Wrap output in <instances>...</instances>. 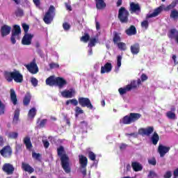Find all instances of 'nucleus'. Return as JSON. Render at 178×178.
Wrapping results in <instances>:
<instances>
[{"label":"nucleus","mask_w":178,"mask_h":178,"mask_svg":"<svg viewBox=\"0 0 178 178\" xmlns=\"http://www.w3.org/2000/svg\"><path fill=\"white\" fill-rule=\"evenodd\" d=\"M65 152V147L63 146H60L57 148V154L60 157L61 161V166L66 173H70L72 172V168H70V159L69 156L66 154Z\"/></svg>","instance_id":"f257e3e1"},{"label":"nucleus","mask_w":178,"mask_h":178,"mask_svg":"<svg viewBox=\"0 0 178 178\" xmlns=\"http://www.w3.org/2000/svg\"><path fill=\"white\" fill-rule=\"evenodd\" d=\"M4 78L8 83L15 81V83H23V74L20 72L15 70L13 72H4Z\"/></svg>","instance_id":"f03ea898"},{"label":"nucleus","mask_w":178,"mask_h":178,"mask_svg":"<svg viewBox=\"0 0 178 178\" xmlns=\"http://www.w3.org/2000/svg\"><path fill=\"white\" fill-rule=\"evenodd\" d=\"M162 10H163V7H162V6H160L159 7L154 9L152 13L147 14L145 18L146 20H143L140 24L141 28L145 29V30H147L149 26L148 19H151L152 17H156V16L159 15L162 13Z\"/></svg>","instance_id":"7ed1b4c3"},{"label":"nucleus","mask_w":178,"mask_h":178,"mask_svg":"<svg viewBox=\"0 0 178 178\" xmlns=\"http://www.w3.org/2000/svg\"><path fill=\"white\" fill-rule=\"evenodd\" d=\"M140 118H141V114L138 113H131L129 115L124 116L120 122L122 124H131V123H136Z\"/></svg>","instance_id":"20e7f679"},{"label":"nucleus","mask_w":178,"mask_h":178,"mask_svg":"<svg viewBox=\"0 0 178 178\" xmlns=\"http://www.w3.org/2000/svg\"><path fill=\"white\" fill-rule=\"evenodd\" d=\"M129 16L130 13L124 7H121L118 10V19L121 23H129Z\"/></svg>","instance_id":"39448f33"},{"label":"nucleus","mask_w":178,"mask_h":178,"mask_svg":"<svg viewBox=\"0 0 178 178\" xmlns=\"http://www.w3.org/2000/svg\"><path fill=\"white\" fill-rule=\"evenodd\" d=\"M55 7L54 6H50L43 18V22H44L45 24H51V23H52L54 17H55Z\"/></svg>","instance_id":"423d86ee"},{"label":"nucleus","mask_w":178,"mask_h":178,"mask_svg":"<svg viewBox=\"0 0 178 178\" xmlns=\"http://www.w3.org/2000/svg\"><path fill=\"white\" fill-rule=\"evenodd\" d=\"M20 34H22V29L19 25H14L11 31L10 41L12 44H16V40L20 39Z\"/></svg>","instance_id":"0eeeda50"},{"label":"nucleus","mask_w":178,"mask_h":178,"mask_svg":"<svg viewBox=\"0 0 178 178\" xmlns=\"http://www.w3.org/2000/svg\"><path fill=\"white\" fill-rule=\"evenodd\" d=\"M78 102L82 108H88V109L90 111L94 109V106H92L91 100H90L88 97H79Z\"/></svg>","instance_id":"6e6552de"},{"label":"nucleus","mask_w":178,"mask_h":178,"mask_svg":"<svg viewBox=\"0 0 178 178\" xmlns=\"http://www.w3.org/2000/svg\"><path fill=\"white\" fill-rule=\"evenodd\" d=\"M0 154L3 158H10L13 154V150L10 146L6 145L0 150Z\"/></svg>","instance_id":"1a4fd4ad"},{"label":"nucleus","mask_w":178,"mask_h":178,"mask_svg":"<svg viewBox=\"0 0 178 178\" xmlns=\"http://www.w3.org/2000/svg\"><path fill=\"white\" fill-rule=\"evenodd\" d=\"M25 67H26L27 70H29L31 74H37L38 72V66H37V63H35V60L26 65Z\"/></svg>","instance_id":"9d476101"},{"label":"nucleus","mask_w":178,"mask_h":178,"mask_svg":"<svg viewBox=\"0 0 178 178\" xmlns=\"http://www.w3.org/2000/svg\"><path fill=\"white\" fill-rule=\"evenodd\" d=\"M154 133V127H147V128H140L138 129V134L140 136H147L149 137V136H151Z\"/></svg>","instance_id":"9b49d317"},{"label":"nucleus","mask_w":178,"mask_h":178,"mask_svg":"<svg viewBox=\"0 0 178 178\" xmlns=\"http://www.w3.org/2000/svg\"><path fill=\"white\" fill-rule=\"evenodd\" d=\"M2 170L6 175H10L15 172V167L11 163H6L3 165Z\"/></svg>","instance_id":"f8f14e48"},{"label":"nucleus","mask_w":178,"mask_h":178,"mask_svg":"<svg viewBox=\"0 0 178 178\" xmlns=\"http://www.w3.org/2000/svg\"><path fill=\"white\" fill-rule=\"evenodd\" d=\"M34 35L31 33H24V35L22 40V45H31V41H33V38Z\"/></svg>","instance_id":"ddd939ff"},{"label":"nucleus","mask_w":178,"mask_h":178,"mask_svg":"<svg viewBox=\"0 0 178 178\" xmlns=\"http://www.w3.org/2000/svg\"><path fill=\"white\" fill-rule=\"evenodd\" d=\"M76 95V90L74 89L71 88L70 90H65L61 92V95L63 98H73V97Z\"/></svg>","instance_id":"4468645a"},{"label":"nucleus","mask_w":178,"mask_h":178,"mask_svg":"<svg viewBox=\"0 0 178 178\" xmlns=\"http://www.w3.org/2000/svg\"><path fill=\"white\" fill-rule=\"evenodd\" d=\"M12 30V27L4 24L1 27L0 33L1 34V37H6V35H9L10 34V31Z\"/></svg>","instance_id":"2eb2a0df"},{"label":"nucleus","mask_w":178,"mask_h":178,"mask_svg":"<svg viewBox=\"0 0 178 178\" xmlns=\"http://www.w3.org/2000/svg\"><path fill=\"white\" fill-rule=\"evenodd\" d=\"M169 151H170V147L160 145L158 147V152L160 154L161 158H163V156H165V155H166Z\"/></svg>","instance_id":"dca6fc26"},{"label":"nucleus","mask_w":178,"mask_h":178,"mask_svg":"<svg viewBox=\"0 0 178 178\" xmlns=\"http://www.w3.org/2000/svg\"><path fill=\"white\" fill-rule=\"evenodd\" d=\"M67 85V81L65 79L60 76L56 78V86H57L58 88H63V87Z\"/></svg>","instance_id":"f3484780"},{"label":"nucleus","mask_w":178,"mask_h":178,"mask_svg":"<svg viewBox=\"0 0 178 178\" xmlns=\"http://www.w3.org/2000/svg\"><path fill=\"white\" fill-rule=\"evenodd\" d=\"M110 72H112V63H106L104 66L101 67L100 73L102 74H104V73H110Z\"/></svg>","instance_id":"a211bd4d"},{"label":"nucleus","mask_w":178,"mask_h":178,"mask_svg":"<svg viewBox=\"0 0 178 178\" xmlns=\"http://www.w3.org/2000/svg\"><path fill=\"white\" fill-rule=\"evenodd\" d=\"M22 170H24V172H28L29 175H31V173H34L33 168L27 163H22Z\"/></svg>","instance_id":"6ab92c4d"},{"label":"nucleus","mask_w":178,"mask_h":178,"mask_svg":"<svg viewBox=\"0 0 178 178\" xmlns=\"http://www.w3.org/2000/svg\"><path fill=\"white\" fill-rule=\"evenodd\" d=\"M129 10L131 12V13H136V12H141V7H140V4L131 2L130 3Z\"/></svg>","instance_id":"aec40b11"},{"label":"nucleus","mask_w":178,"mask_h":178,"mask_svg":"<svg viewBox=\"0 0 178 178\" xmlns=\"http://www.w3.org/2000/svg\"><path fill=\"white\" fill-rule=\"evenodd\" d=\"M79 163L82 169H86L87 168V164L88 163V159L87 157L84 156L83 154L79 156Z\"/></svg>","instance_id":"412c9836"},{"label":"nucleus","mask_w":178,"mask_h":178,"mask_svg":"<svg viewBox=\"0 0 178 178\" xmlns=\"http://www.w3.org/2000/svg\"><path fill=\"white\" fill-rule=\"evenodd\" d=\"M96 8L98 10H102L106 8L105 0H95Z\"/></svg>","instance_id":"4be33fe9"},{"label":"nucleus","mask_w":178,"mask_h":178,"mask_svg":"<svg viewBox=\"0 0 178 178\" xmlns=\"http://www.w3.org/2000/svg\"><path fill=\"white\" fill-rule=\"evenodd\" d=\"M46 84L50 87L56 86V78L54 76H50L46 79Z\"/></svg>","instance_id":"5701e85b"},{"label":"nucleus","mask_w":178,"mask_h":178,"mask_svg":"<svg viewBox=\"0 0 178 178\" xmlns=\"http://www.w3.org/2000/svg\"><path fill=\"white\" fill-rule=\"evenodd\" d=\"M131 52L133 55H137L140 52V44L135 43L131 46Z\"/></svg>","instance_id":"b1692460"},{"label":"nucleus","mask_w":178,"mask_h":178,"mask_svg":"<svg viewBox=\"0 0 178 178\" xmlns=\"http://www.w3.org/2000/svg\"><path fill=\"white\" fill-rule=\"evenodd\" d=\"M31 101V94L30 92H27L24 97L23 104L24 106H29Z\"/></svg>","instance_id":"393cba45"},{"label":"nucleus","mask_w":178,"mask_h":178,"mask_svg":"<svg viewBox=\"0 0 178 178\" xmlns=\"http://www.w3.org/2000/svg\"><path fill=\"white\" fill-rule=\"evenodd\" d=\"M20 116V109L16 108L14 112V117L13 118V124H17L19 123V118Z\"/></svg>","instance_id":"a878e982"},{"label":"nucleus","mask_w":178,"mask_h":178,"mask_svg":"<svg viewBox=\"0 0 178 178\" xmlns=\"http://www.w3.org/2000/svg\"><path fill=\"white\" fill-rule=\"evenodd\" d=\"M10 99L13 105H17V95H16V92H15V90L10 89Z\"/></svg>","instance_id":"bb28decb"},{"label":"nucleus","mask_w":178,"mask_h":178,"mask_svg":"<svg viewBox=\"0 0 178 178\" xmlns=\"http://www.w3.org/2000/svg\"><path fill=\"white\" fill-rule=\"evenodd\" d=\"M125 33L127 35H136V34H137V29L134 25H132L125 31Z\"/></svg>","instance_id":"cd10ccee"},{"label":"nucleus","mask_w":178,"mask_h":178,"mask_svg":"<svg viewBox=\"0 0 178 178\" xmlns=\"http://www.w3.org/2000/svg\"><path fill=\"white\" fill-rule=\"evenodd\" d=\"M131 167L134 172H140V170H143V165L137 161L132 162Z\"/></svg>","instance_id":"c85d7f7f"},{"label":"nucleus","mask_w":178,"mask_h":178,"mask_svg":"<svg viewBox=\"0 0 178 178\" xmlns=\"http://www.w3.org/2000/svg\"><path fill=\"white\" fill-rule=\"evenodd\" d=\"M122 41V38H120V33L114 31L113 32V42L117 45V44H119Z\"/></svg>","instance_id":"c756f323"},{"label":"nucleus","mask_w":178,"mask_h":178,"mask_svg":"<svg viewBox=\"0 0 178 178\" xmlns=\"http://www.w3.org/2000/svg\"><path fill=\"white\" fill-rule=\"evenodd\" d=\"M150 140L153 145H156V144H158V142L159 141V135H158V133L154 132Z\"/></svg>","instance_id":"7c9ffc66"},{"label":"nucleus","mask_w":178,"mask_h":178,"mask_svg":"<svg viewBox=\"0 0 178 178\" xmlns=\"http://www.w3.org/2000/svg\"><path fill=\"white\" fill-rule=\"evenodd\" d=\"M24 144H25L26 149H31L33 148V144L31 143L30 137H25L24 138Z\"/></svg>","instance_id":"2f4dec72"},{"label":"nucleus","mask_w":178,"mask_h":178,"mask_svg":"<svg viewBox=\"0 0 178 178\" xmlns=\"http://www.w3.org/2000/svg\"><path fill=\"white\" fill-rule=\"evenodd\" d=\"M170 19H172L173 20H177L178 19V10L176 9L172 10L170 14Z\"/></svg>","instance_id":"473e14b6"},{"label":"nucleus","mask_w":178,"mask_h":178,"mask_svg":"<svg viewBox=\"0 0 178 178\" xmlns=\"http://www.w3.org/2000/svg\"><path fill=\"white\" fill-rule=\"evenodd\" d=\"M119 93L120 95H124L127 92L130 91V87H128L127 85L124 88H120L118 89Z\"/></svg>","instance_id":"72a5a7b5"},{"label":"nucleus","mask_w":178,"mask_h":178,"mask_svg":"<svg viewBox=\"0 0 178 178\" xmlns=\"http://www.w3.org/2000/svg\"><path fill=\"white\" fill-rule=\"evenodd\" d=\"M36 115H37V110H35V108H32L29 110L28 113V116L29 118H31L32 119H33V118H35Z\"/></svg>","instance_id":"f704fd0d"},{"label":"nucleus","mask_w":178,"mask_h":178,"mask_svg":"<svg viewBox=\"0 0 178 178\" xmlns=\"http://www.w3.org/2000/svg\"><path fill=\"white\" fill-rule=\"evenodd\" d=\"M117 47L118 49H120V51H126L127 49V46L126 45V43L123 42H120L117 44Z\"/></svg>","instance_id":"c9c22d12"},{"label":"nucleus","mask_w":178,"mask_h":178,"mask_svg":"<svg viewBox=\"0 0 178 178\" xmlns=\"http://www.w3.org/2000/svg\"><path fill=\"white\" fill-rule=\"evenodd\" d=\"M80 40L83 42H88V41H90V34L85 33L84 35L81 37Z\"/></svg>","instance_id":"e433bc0d"},{"label":"nucleus","mask_w":178,"mask_h":178,"mask_svg":"<svg viewBox=\"0 0 178 178\" xmlns=\"http://www.w3.org/2000/svg\"><path fill=\"white\" fill-rule=\"evenodd\" d=\"M15 16L17 17H22L24 16V11H23V9L18 8L15 11Z\"/></svg>","instance_id":"4c0bfd02"},{"label":"nucleus","mask_w":178,"mask_h":178,"mask_svg":"<svg viewBox=\"0 0 178 178\" xmlns=\"http://www.w3.org/2000/svg\"><path fill=\"white\" fill-rule=\"evenodd\" d=\"M97 42H98V40L95 38H93L90 40L88 47H90V48H92V47H95Z\"/></svg>","instance_id":"58836bf2"},{"label":"nucleus","mask_w":178,"mask_h":178,"mask_svg":"<svg viewBox=\"0 0 178 178\" xmlns=\"http://www.w3.org/2000/svg\"><path fill=\"white\" fill-rule=\"evenodd\" d=\"M166 116L168 118V119H171L172 120L176 119V113H173L172 111H168L166 113Z\"/></svg>","instance_id":"ea45409f"},{"label":"nucleus","mask_w":178,"mask_h":178,"mask_svg":"<svg viewBox=\"0 0 178 178\" xmlns=\"http://www.w3.org/2000/svg\"><path fill=\"white\" fill-rule=\"evenodd\" d=\"M84 113V111H83V109H81V108L76 106L75 108V117L76 118H79V115H81Z\"/></svg>","instance_id":"a19ab883"},{"label":"nucleus","mask_w":178,"mask_h":178,"mask_svg":"<svg viewBox=\"0 0 178 178\" xmlns=\"http://www.w3.org/2000/svg\"><path fill=\"white\" fill-rule=\"evenodd\" d=\"M79 127L82 130H87L88 127V123L86 121H82L79 124Z\"/></svg>","instance_id":"79ce46f5"},{"label":"nucleus","mask_w":178,"mask_h":178,"mask_svg":"<svg viewBox=\"0 0 178 178\" xmlns=\"http://www.w3.org/2000/svg\"><path fill=\"white\" fill-rule=\"evenodd\" d=\"M127 86L130 88V91H131V90H134V89L137 88V87H138L137 81H131V83L129 85H127Z\"/></svg>","instance_id":"37998d69"},{"label":"nucleus","mask_w":178,"mask_h":178,"mask_svg":"<svg viewBox=\"0 0 178 178\" xmlns=\"http://www.w3.org/2000/svg\"><path fill=\"white\" fill-rule=\"evenodd\" d=\"M147 177L148 178H158V177H159V176L158 175V174H156V172H155V171L150 170L149 172Z\"/></svg>","instance_id":"c03bdc74"},{"label":"nucleus","mask_w":178,"mask_h":178,"mask_svg":"<svg viewBox=\"0 0 178 178\" xmlns=\"http://www.w3.org/2000/svg\"><path fill=\"white\" fill-rule=\"evenodd\" d=\"M32 158L36 161H41V154L40 153H35V152H33Z\"/></svg>","instance_id":"a18cd8bd"},{"label":"nucleus","mask_w":178,"mask_h":178,"mask_svg":"<svg viewBox=\"0 0 178 178\" xmlns=\"http://www.w3.org/2000/svg\"><path fill=\"white\" fill-rule=\"evenodd\" d=\"M47 122H48V120H47V119L42 120L38 124V128L42 129V128L45 127V124H47Z\"/></svg>","instance_id":"49530a36"},{"label":"nucleus","mask_w":178,"mask_h":178,"mask_svg":"<svg viewBox=\"0 0 178 178\" xmlns=\"http://www.w3.org/2000/svg\"><path fill=\"white\" fill-rule=\"evenodd\" d=\"M5 108H6L5 104H3L2 101L0 100V115L5 114Z\"/></svg>","instance_id":"de8ad7c7"},{"label":"nucleus","mask_w":178,"mask_h":178,"mask_svg":"<svg viewBox=\"0 0 178 178\" xmlns=\"http://www.w3.org/2000/svg\"><path fill=\"white\" fill-rule=\"evenodd\" d=\"M8 137H9V138L16 140V138H17V137H19V134H17V132H10L8 134Z\"/></svg>","instance_id":"09e8293b"},{"label":"nucleus","mask_w":178,"mask_h":178,"mask_svg":"<svg viewBox=\"0 0 178 178\" xmlns=\"http://www.w3.org/2000/svg\"><path fill=\"white\" fill-rule=\"evenodd\" d=\"M22 29L24 31V34H29V30L30 29V26L27 24H22Z\"/></svg>","instance_id":"8fccbe9b"},{"label":"nucleus","mask_w":178,"mask_h":178,"mask_svg":"<svg viewBox=\"0 0 178 178\" xmlns=\"http://www.w3.org/2000/svg\"><path fill=\"white\" fill-rule=\"evenodd\" d=\"M88 158L90 161H95L97 155H95L92 151L88 152Z\"/></svg>","instance_id":"3c124183"},{"label":"nucleus","mask_w":178,"mask_h":178,"mask_svg":"<svg viewBox=\"0 0 178 178\" xmlns=\"http://www.w3.org/2000/svg\"><path fill=\"white\" fill-rule=\"evenodd\" d=\"M31 83L33 87H37V86H38V80L34 77L31 78Z\"/></svg>","instance_id":"603ef678"},{"label":"nucleus","mask_w":178,"mask_h":178,"mask_svg":"<svg viewBox=\"0 0 178 178\" xmlns=\"http://www.w3.org/2000/svg\"><path fill=\"white\" fill-rule=\"evenodd\" d=\"M63 28L65 31H67L68 30H70V25L67 22H64L63 24Z\"/></svg>","instance_id":"864d4df0"},{"label":"nucleus","mask_w":178,"mask_h":178,"mask_svg":"<svg viewBox=\"0 0 178 178\" xmlns=\"http://www.w3.org/2000/svg\"><path fill=\"white\" fill-rule=\"evenodd\" d=\"M117 66L120 67L122 66V56H117Z\"/></svg>","instance_id":"5fc2aeb1"},{"label":"nucleus","mask_w":178,"mask_h":178,"mask_svg":"<svg viewBox=\"0 0 178 178\" xmlns=\"http://www.w3.org/2000/svg\"><path fill=\"white\" fill-rule=\"evenodd\" d=\"M148 163L149 165H152L153 166H155V165H156V159H155V158L153 157L152 159L148 160Z\"/></svg>","instance_id":"6e6d98bb"},{"label":"nucleus","mask_w":178,"mask_h":178,"mask_svg":"<svg viewBox=\"0 0 178 178\" xmlns=\"http://www.w3.org/2000/svg\"><path fill=\"white\" fill-rule=\"evenodd\" d=\"M49 67H50V69H58L59 64L55 63H51L49 64Z\"/></svg>","instance_id":"4d7b16f0"},{"label":"nucleus","mask_w":178,"mask_h":178,"mask_svg":"<svg viewBox=\"0 0 178 178\" xmlns=\"http://www.w3.org/2000/svg\"><path fill=\"white\" fill-rule=\"evenodd\" d=\"M70 104L74 106H77V105H79V100L77 101L76 99H70Z\"/></svg>","instance_id":"13d9d810"},{"label":"nucleus","mask_w":178,"mask_h":178,"mask_svg":"<svg viewBox=\"0 0 178 178\" xmlns=\"http://www.w3.org/2000/svg\"><path fill=\"white\" fill-rule=\"evenodd\" d=\"M140 80L143 82L147 81V80H148V76L145 74H142V75L140 76Z\"/></svg>","instance_id":"bf43d9fd"},{"label":"nucleus","mask_w":178,"mask_h":178,"mask_svg":"<svg viewBox=\"0 0 178 178\" xmlns=\"http://www.w3.org/2000/svg\"><path fill=\"white\" fill-rule=\"evenodd\" d=\"M164 178H171L172 177V172L167 171L165 174L163 175Z\"/></svg>","instance_id":"052dcab7"},{"label":"nucleus","mask_w":178,"mask_h":178,"mask_svg":"<svg viewBox=\"0 0 178 178\" xmlns=\"http://www.w3.org/2000/svg\"><path fill=\"white\" fill-rule=\"evenodd\" d=\"M125 136H131V137H134V138H137L138 137V134L136 132L131 133V134H126Z\"/></svg>","instance_id":"680f3d73"},{"label":"nucleus","mask_w":178,"mask_h":178,"mask_svg":"<svg viewBox=\"0 0 178 178\" xmlns=\"http://www.w3.org/2000/svg\"><path fill=\"white\" fill-rule=\"evenodd\" d=\"M33 2L37 7H40L41 6V0H33Z\"/></svg>","instance_id":"e2e57ef3"},{"label":"nucleus","mask_w":178,"mask_h":178,"mask_svg":"<svg viewBox=\"0 0 178 178\" xmlns=\"http://www.w3.org/2000/svg\"><path fill=\"white\" fill-rule=\"evenodd\" d=\"M22 147V144H17V145H15L16 152H19V151H21Z\"/></svg>","instance_id":"0e129e2a"},{"label":"nucleus","mask_w":178,"mask_h":178,"mask_svg":"<svg viewBox=\"0 0 178 178\" xmlns=\"http://www.w3.org/2000/svg\"><path fill=\"white\" fill-rule=\"evenodd\" d=\"M43 145L44 148H49V142L48 140H42Z\"/></svg>","instance_id":"69168bd1"},{"label":"nucleus","mask_w":178,"mask_h":178,"mask_svg":"<svg viewBox=\"0 0 178 178\" xmlns=\"http://www.w3.org/2000/svg\"><path fill=\"white\" fill-rule=\"evenodd\" d=\"M95 26H96V30H100L101 29V25L99 24V22L97 21V19H95Z\"/></svg>","instance_id":"338daca9"},{"label":"nucleus","mask_w":178,"mask_h":178,"mask_svg":"<svg viewBox=\"0 0 178 178\" xmlns=\"http://www.w3.org/2000/svg\"><path fill=\"white\" fill-rule=\"evenodd\" d=\"M173 175H174V177H178V168L174 170Z\"/></svg>","instance_id":"774afa93"}]
</instances>
